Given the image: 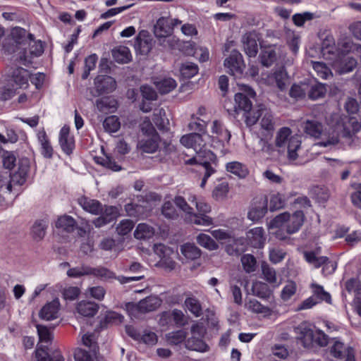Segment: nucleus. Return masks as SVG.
Here are the masks:
<instances>
[{
    "instance_id": "52",
    "label": "nucleus",
    "mask_w": 361,
    "mask_h": 361,
    "mask_svg": "<svg viewBox=\"0 0 361 361\" xmlns=\"http://www.w3.org/2000/svg\"><path fill=\"white\" fill-rule=\"evenodd\" d=\"M354 191L350 195L352 204L361 209V183H353L350 185Z\"/></svg>"
},
{
    "instance_id": "44",
    "label": "nucleus",
    "mask_w": 361,
    "mask_h": 361,
    "mask_svg": "<svg viewBox=\"0 0 361 361\" xmlns=\"http://www.w3.org/2000/svg\"><path fill=\"white\" fill-rule=\"evenodd\" d=\"M185 305L188 310L196 317L202 314V308L197 298L194 296L188 297L185 300Z\"/></svg>"
},
{
    "instance_id": "40",
    "label": "nucleus",
    "mask_w": 361,
    "mask_h": 361,
    "mask_svg": "<svg viewBox=\"0 0 361 361\" xmlns=\"http://www.w3.org/2000/svg\"><path fill=\"white\" fill-rule=\"evenodd\" d=\"M326 93V87L324 84L317 82L310 87L308 92V97L311 100H317L323 98Z\"/></svg>"
},
{
    "instance_id": "31",
    "label": "nucleus",
    "mask_w": 361,
    "mask_h": 361,
    "mask_svg": "<svg viewBox=\"0 0 361 361\" xmlns=\"http://www.w3.org/2000/svg\"><path fill=\"white\" fill-rule=\"evenodd\" d=\"M310 288L312 291V296L317 300V301L326 302L328 304H332V299L331 294L326 291L322 285L316 283L310 284Z\"/></svg>"
},
{
    "instance_id": "39",
    "label": "nucleus",
    "mask_w": 361,
    "mask_h": 361,
    "mask_svg": "<svg viewBox=\"0 0 361 361\" xmlns=\"http://www.w3.org/2000/svg\"><path fill=\"white\" fill-rule=\"evenodd\" d=\"M301 140L298 136H290L288 140V157L290 160H296L298 157L297 151L300 148Z\"/></svg>"
},
{
    "instance_id": "32",
    "label": "nucleus",
    "mask_w": 361,
    "mask_h": 361,
    "mask_svg": "<svg viewBox=\"0 0 361 361\" xmlns=\"http://www.w3.org/2000/svg\"><path fill=\"white\" fill-rule=\"evenodd\" d=\"M181 254L188 259L193 261L201 257L202 251L194 243H185L180 247Z\"/></svg>"
},
{
    "instance_id": "13",
    "label": "nucleus",
    "mask_w": 361,
    "mask_h": 361,
    "mask_svg": "<svg viewBox=\"0 0 361 361\" xmlns=\"http://www.w3.org/2000/svg\"><path fill=\"white\" fill-rule=\"evenodd\" d=\"M245 54L249 57H255L258 52L257 35L255 32H246L242 39Z\"/></svg>"
},
{
    "instance_id": "53",
    "label": "nucleus",
    "mask_w": 361,
    "mask_h": 361,
    "mask_svg": "<svg viewBox=\"0 0 361 361\" xmlns=\"http://www.w3.org/2000/svg\"><path fill=\"white\" fill-rule=\"evenodd\" d=\"M142 100L155 101L158 98L156 90L149 85H142L140 87Z\"/></svg>"
},
{
    "instance_id": "50",
    "label": "nucleus",
    "mask_w": 361,
    "mask_h": 361,
    "mask_svg": "<svg viewBox=\"0 0 361 361\" xmlns=\"http://www.w3.org/2000/svg\"><path fill=\"white\" fill-rule=\"evenodd\" d=\"M269 210L274 212L281 209L285 206V199L279 192L272 194L269 198Z\"/></svg>"
},
{
    "instance_id": "5",
    "label": "nucleus",
    "mask_w": 361,
    "mask_h": 361,
    "mask_svg": "<svg viewBox=\"0 0 361 361\" xmlns=\"http://www.w3.org/2000/svg\"><path fill=\"white\" fill-rule=\"evenodd\" d=\"M94 85L98 95L111 93L116 88V80L108 75H98L94 80Z\"/></svg>"
},
{
    "instance_id": "58",
    "label": "nucleus",
    "mask_w": 361,
    "mask_h": 361,
    "mask_svg": "<svg viewBox=\"0 0 361 361\" xmlns=\"http://www.w3.org/2000/svg\"><path fill=\"white\" fill-rule=\"evenodd\" d=\"M291 130L288 127H283L280 128L276 137V145L279 147L284 146L286 142L288 140Z\"/></svg>"
},
{
    "instance_id": "61",
    "label": "nucleus",
    "mask_w": 361,
    "mask_h": 361,
    "mask_svg": "<svg viewBox=\"0 0 361 361\" xmlns=\"http://www.w3.org/2000/svg\"><path fill=\"white\" fill-rule=\"evenodd\" d=\"M290 219V214L288 212H283L279 215H277L276 217H274L271 221H270V226L271 227H280L285 222H287Z\"/></svg>"
},
{
    "instance_id": "36",
    "label": "nucleus",
    "mask_w": 361,
    "mask_h": 361,
    "mask_svg": "<svg viewBox=\"0 0 361 361\" xmlns=\"http://www.w3.org/2000/svg\"><path fill=\"white\" fill-rule=\"evenodd\" d=\"M252 290L253 295L262 299H268L271 294V291L268 284L262 281H256L253 283Z\"/></svg>"
},
{
    "instance_id": "27",
    "label": "nucleus",
    "mask_w": 361,
    "mask_h": 361,
    "mask_svg": "<svg viewBox=\"0 0 361 361\" xmlns=\"http://www.w3.org/2000/svg\"><path fill=\"white\" fill-rule=\"evenodd\" d=\"M161 300L155 295H149L140 300L141 313H147L157 310L161 305Z\"/></svg>"
},
{
    "instance_id": "46",
    "label": "nucleus",
    "mask_w": 361,
    "mask_h": 361,
    "mask_svg": "<svg viewBox=\"0 0 361 361\" xmlns=\"http://www.w3.org/2000/svg\"><path fill=\"white\" fill-rule=\"evenodd\" d=\"M109 221V223L115 221L119 216V209L116 206L103 205V209L99 214Z\"/></svg>"
},
{
    "instance_id": "64",
    "label": "nucleus",
    "mask_w": 361,
    "mask_h": 361,
    "mask_svg": "<svg viewBox=\"0 0 361 361\" xmlns=\"http://www.w3.org/2000/svg\"><path fill=\"white\" fill-rule=\"evenodd\" d=\"M174 203L177 207H178L186 214H192L193 209L188 204L183 197L176 196L174 199Z\"/></svg>"
},
{
    "instance_id": "4",
    "label": "nucleus",
    "mask_w": 361,
    "mask_h": 361,
    "mask_svg": "<svg viewBox=\"0 0 361 361\" xmlns=\"http://www.w3.org/2000/svg\"><path fill=\"white\" fill-rule=\"evenodd\" d=\"M29 51L27 48H22L19 52V58L23 61V64L27 66L32 63V59L40 56L44 51V42L39 39L34 41L33 43H29Z\"/></svg>"
},
{
    "instance_id": "29",
    "label": "nucleus",
    "mask_w": 361,
    "mask_h": 361,
    "mask_svg": "<svg viewBox=\"0 0 361 361\" xmlns=\"http://www.w3.org/2000/svg\"><path fill=\"white\" fill-rule=\"evenodd\" d=\"M309 195L312 199L320 204L326 203L329 198L327 189L324 186L318 185H312L310 188Z\"/></svg>"
},
{
    "instance_id": "47",
    "label": "nucleus",
    "mask_w": 361,
    "mask_h": 361,
    "mask_svg": "<svg viewBox=\"0 0 361 361\" xmlns=\"http://www.w3.org/2000/svg\"><path fill=\"white\" fill-rule=\"evenodd\" d=\"M197 152L198 156V161H203L204 160L213 161V163H214V166H217V156L212 150L200 147V149L197 151Z\"/></svg>"
},
{
    "instance_id": "38",
    "label": "nucleus",
    "mask_w": 361,
    "mask_h": 361,
    "mask_svg": "<svg viewBox=\"0 0 361 361\" xmlns=\"http://www.w3.org/2000/svg\"><path fill=\"white\" fill-rule=\"evenodd\" d=\"M161 94H166L173 91L177 86L176 81L172 78H164L155 83Z\"/></svg>"
},
{
    "instance_id": "57",
    "label": "nucleus",
    "mask_w": 361,
    "mask_h": 361,
    "mask_svg": "<svg viewBox=\"0 0 361 361\" xmlns=\"http://www.w3.org/2000/svg\"><path fill=\"white\" fill-rule=\"evenodd\" d=\"M297 290L296 283L293 281H290L282 289L281 298L283 301H287L295 293Z\"/></svg>"
},
{
    "instance_id": "45",
    "label": "nucleus",
    "mask_w": 361,
    "mask_h": 361,
    "mask_svg": "<svg viewBox=\"0 0 361 361\" xmlns=\"http://www.w3.org/2000/svg\"><path fill=\"white\" fill-rule=\"evenodd\" d=\"M166 247L164 245H161V247L159 250L160 254H162L161 259L159 262V265L161 268H163L165 271H171L176 268V262L169 257H166L164 255V249Z\"/></svg>"
},
{
    "instance_id": "54",
    "label": "nucleus",
    "mask_w": 361,
    "mask_h": 361,
    "mask_svg": "<svg viewBox=\"0 0 361 361\" xmlns=\"http://www.w3.org/2000/svg\"><path fill=\"white\" fill-rule=\"evenodd\" d=\"M13 37L17 45L25 46L27 44V39L26 38L27 31L25 29L16 27L13 30Z\"/></svg>"
},
{
    "instance_id": "16",
    "label": "nucleus",
    "mask_w": 361,
    "mask_h": 361,
    "mask_svg": "<svg viewBox=\"0 0 361 361\" xmlns=\"http://www.w3.org/2000/svg\"><path fill=\"white\" fill-rule=\"evenodd\" d=\"M161 141V137L159 133L155 136L147 137L139 142V147L143 152L152 154L157 151Z\"/></svg>"
},
{
    "instance_id": "62",
    "label": "nucleus",
    "mask_w": 361,
    "mask_h": 361,
    "mask_svg": "<svg viewBox=\"0 0 361 361\" xmlns=\"http://www.w3.org/2000/svg\"><path fill=\"white\" fill-rule=\"evenodd\" d=\"M16 157L11 152H6L3 156V166L5 169L11 170L16 166Z\"/></svg>"
},
{
    "instance_id": "12",
    "label": "nucleus",
    "mask_w": 361,
    "mask_h": 361,
    "mask_svg": "<svg viewBox=\"0 0 361 361\" xmlns=\"http://www.w3.org/2000/svg\"><path fill=\"white\" fill-rule=\"evenodd\" d=\"M80 268L81 269L82 276L93 275L97 277L108 279L115 278L114 272L104 267L94 268L88 265L82 264Z\"/></svg>"
},
{
    "instance_id": "24",
    "label": "nucleus",
    "mask_w": 361,
    "mask_h": 361,
    "mask_svg": "<svg viewBox=\"0 0 361 361\" xmlns=\"http://www.w3.org/2000/svg\"><path fill=\"white\" fill-rule=\"evenodd\" d=\"M48 223L44 219L36 220L31 227L30 234L35 241L42 240L46 234Z\"/></svg>"
},
{
    "instance_id": "6",
    "label": "nucleus",
    "mask_w": 361,
    "mask_h": 361,
    "mask_svg": "<svg viewBox=\"0 0 361 361\" xmlns=\"http://www.w3.org/2000/svg\"><path fill=\"white\" fill-rule=\"evenodd\" d=\"M59 144L65 154L67 156L73 154L75 148V142L74 136L70 135V127L67 125L63 126L59 131Z\"/></svg>"
},
{
    "instance_id": "20",
    "label": "nucleus",
    "mask_w": 361,
    "mask_h": 361,
    "mask_svg": "<svg viewBox=\"0 0 361 361\" xmlns=\"http://www.w3.org/2000/svg\"><path fill=\"white\" fill-rule=\"evenodd\" d=\"M123 320V316L114 311H109L106 315L101 319L98 326L96 328L97 331H101L107 329L109 325L114 324L121 323Z\"/></svg>"
},
{
    "instance_id": "51",
    "label": "nucleus",
    "mask_w": 361,
    "mask_h": 361,
    "mask_svg": "<svg viewBox=\"0 0 361 361\" xmlns=\"http://www.w3.org/2000/svg\"><path fill=\"white\" fill-rule=\"evenodd\" d=\"M262 272L264 279L269 283H274L276 281V271L273 267H271L266 262H262L261 264Z\"/></svg>"
},
{
    "instance_id": "19",
    "label": "nucleus",
    "mask_w": 361,
    "mask_h": 361,
    "mask_svg": "<svg viewBox=\"0 0 361 361\" xmlns=\"http://www.w3.org/2000/svg\"><path fill=\"white\" fill-rule=\"evenodd\" d=\"M114 60L119 64H125L132 61V54L128 47L117 46L111 49Z\"/></svg>"
},
{
    "instance_id": "37",
    "label": "nucleus",
    "mask_w": 361,
    "mask_h": 361,
    "mask_svg": "<svg viewBox=\"0 0 361 361\" xmlns=\"http://www.w3.org/2000/svg\"><path fill=\"white\" fill-rule=\"evenodd\" d=\"M102 125L104 131L108 133H116L121 128L120 119L116 115L106 116Z\"/></svg>"
},
{
    "instance_id": "30",
    "label": "nucleus",
    "mask_w": 361,
    "mask_h": 361,
    "mask_svg": "<svg viewBox=\"0 0 361 361\" xmlns=\"http://www.w3.org/2000/svg\"><path fill=\"white\" fill-rule=\"evenodd\" d=\"M226 169L227 171L235 175L240 179L245 178L250 172L246 165L238 161L227 163Z\"/></svg>"
},
{
    "instance_id": "35",
    "label": "nucleus",
    "mask_w": 361,
    "mask_h": 361,
    "mask_svg": "<svg viewBox=\"0 0 361 361\" xmlns=\"http://www.w3.org/2000/svg\"><path fill=\"white\" fill-rule=\"evenodd\" d=\"M357 60L352 56H345L340 62L338 66L339 74H346L352 72L357 66Z\"/></svg>"
},
{
    "instance_id": "25",
    "label": "nucleus",
    "mask_w": 361,
    "mask_h": 361,
    "mask_svg": "<svg viewBox=\"0 0 361 361\" xmlns=\"http://www.w3.org/2000/svg\"><path fill=\"white\" fill-rule=\"evenodd\" d=\"M124 209L128 216L137 219L144 218L148 212L147 207L134 202L126 204Z\"/></svg>"
},
{
    "instance_id": "22",
    "label": "nucleus",
    "mask_w": 361,
    "mask_h": 361,
    "mask_svg": "<svg viewBox=\"0 0 361 361\" xmlns=\"http://www.w3.org/2000/svg\"><path fill=\"white\" fill-rule=\"evenodd\" d=\"M304 133L314 138L320 137L322 131V124L316 120H307L302 125Z\"/></svg>"
},
{
    "instance_id": "43",
    "label": "nucleus",
    "mask_w": 361,
    "mask_h": 361,
    "mask_svg": "<svg viewBox=\"0 0 361 361\" xmlns=\"http://www.w3.org/2000/svg\"><path fill=\"white\" fill-rule=\"evenodd\" d=\"M167 342L171 345H177L185 342L187 333L182 329L170 332L166 335Z\"/></svg>"
},
{
    "instance_id": "15",
    "label": "nucleus",
    "mask_w": 361,
    "mask_h": 361,
    "mask_svg": "<svg viewBox=\"0 0 361 361\" xmlns=\"http://www.w3.org/2000/svg\"><path fill=\"white\" fill-rule=\"evenodd\" d=\"M55 227L68 233H73L78 228V223L71 216L64 214L58 217Z\"/></svg>"
},
{
    "instance_id": "34",
    "label": "nucleus",
    "mask_w": 361,
    "mask_h": 361,
    "mask_svg": "<svg viewBox=\"0 0 361 361\" xmlns=\"http://www.w3.org/2000/svg\"><path fill=\"white\" fill-rule=\"evenodd\" d=\"M58 309L57 306L53 302L45 304L39 312L40 319L50 321L57 317Z\"/></svg>"
},
{
    "instance_id": "26",
    "label": "nucleus",
    "mask_w": 361,
    "mask_h": 361,
    "mask_svg": "<svg viewBox=\"0 0 361 361\" xmlns=\"http://www.w3.org/2000/svg\"><path fill=\"white\" fill-rule=\"evenodd\" d=\"M154 234V228L146 223L139 224L133 233L135 238L144 240L152 238Z\"/></svg>"
},
{
    "instance_id": "60",
    "label": "nucleus",
    "mask_w": 361,
    "mask_h": 361,
    "mask_svg": "<svg viewBox=\"0 0 361 361\" xmlns=\"http://www.w3.org/2000/svg\"><path fill=\"white\" fill-rule=\"evenodd\" d=\"M343 350L344 343L340 341H336L331 348L330 353L335 358L343 359L345 357Z\"/></svg>"
},
{
    "instance_id": "28",
    "label": "nucleus",
    "mask_w": 361,
    "mask_h": 361,
    "mask_svg": "<svg viewBox=\"0 0 361 361\" xmlns=\"http://www.w3.org/2000/svg\"><path fill=\"white\" fill-rule=\"evenodd\" d=\"M202 338H197L194 336L188 338L185 342V348L190 350L201 353L208 351L209 347Z\"/></svg>"
},
{
    "instance_id": "23",
    "label": "nucleus",
    "mask_w": 361,
    "mask_h": 361,
    "mask_svg": "<svg viewBox=\"0 0 361 361\" xmlns=\"http://www.w3.org/2000/svg\"><path fill=\"white\" fill-rule=\"evenodd\" d=\"M99 306L97 303L91 301L82 300L77 305L76 309L78 312L87 317H94L98 312Z\"/></svg>"
},
{
    "instance_id": "55",
    "label": "nucleus",
    "mask_w": 361,
    "mask_h": 361,
    "mask_svg": "<svg viewBox=\"0 0 361 361\" xmlns=\"http://www.w3.org/2000/svg\"><path fill=\"white\" fill-rule=\"evenodd\" d=\"M241 262L246 272L250 273L255 270L257 260L254 255L251 254L243 255Z\"/></svg>"
},
{
    "instance_id": "48",
    "label": "nucleus",
    "mask_w": 361,
    "mask_h": 361,
    "mask_svg": "<svg viewBox=\"0 0 361 361\" xmlns=\"http://www.w3.org/2000/svg\"><path fill=\"white\" fill-rule=\"evenodd\" d=\"M35 326L40 342L49 343L52 341L54 336L49 327L39 324H37Z\"/></svg>"
},
{
    "instance_id": "14",
    "label": "nucleus",
    "mask_w": 361,
    "mask_h": 361,
    "mask_svg": "<svg viewBox=\"0 0 361 361\" xmlns=\"http://www.w3.org/2000/svg\"><path fill=\"white\" fill-rule=\"evenodd\" d=\"M30 75V72L27 69L18 67L13 71L11 78L16 84V88L26 89L29 85L28 79Z\"/></svg>"
},
{
    "instance_id": "17",
    "label": "nucleus",
    "mask_w": 361,
    "mask_h": 361,
    "mask_svg": "<svg viewBox=\"0 0 361 361\" xmlns=\"http://www.w3.org/2000/svg\"><path fill=\"white\" fill-rule=\"evenodd\" d=\"M37 139L40 144L39 150L41 155L45 159H52L54 155V149L46 132L44 130L38 133Z\"/></svg>"
},
{
    "instance_id": "42",
    "label": "nucleus",
    "mask_w": 361,
    "mask_h": 361,
    "mask_svg": "<svg viewBox=\"0 0 361 361\" xmlns=\"http://www.w3.org/2000/svg\"><path fill=\"white\" fill-rule=\"evenodd\" d=\"M153 121L159 130L166 132L169 130L168 127L169 121V119L166 118V112L163 109L159 110V114H154Z\"/></svg>"
},
{
    "instance_id": "59",
    "label": "nucleus",
    "mask_w": 361,
    "mask_h": 361,
    "mask_svg": "<svg viewBox=\"0 0 361 361\" xmlns=\"http://www.w3.org/2000/svg\"><path fill=\"white\" fill-rule=\"evenodd\" d=\"M161 214L168 219H174L178 216V214L170 201H166L163 204Z\"/></svg>"
},
{
    "instance_id": "10",
    "label": "nucleus",
    "mask_w": 361,
    "mask_h": 361,
    "mask_svg": "<svg viewBox=\"0 0 361 361\" xmlns=\"http://www.w3.org/2000/svg\"><path fill=\"white\" fill-rule=\"evenodd\" d=\"M102 152L104 155V157L95 156L93 158L94 161L97 164L114 172H118L123 169L122 166L116 161L113 156H111L110 154L105 153L104 149L103 147L102 148Z\"/></svg>"
},
{
    "instance_id": "41",
    "label": "nucleus",
    "mask_w": 361,
    "mask_h": 361,
    "mask_svg": "<svg viewBox=\"0 0 361 361\" xmlns=\"http://www.w3.org/2000/svg\"><path fill=\"white\" fill-rule=\"evenodd\" d=\"M197 243L202 247L209 250H216L219 248V245L209 235L200 233L197 237Z\"/></svg>"
},
{
    "instance_id": "56",
    "label": "nucleus",
    "mask_w": 361,
    "mask_h": 361,
    "mask_svg": "<svg viewBox=\"0 0 361 361\" xmlns=\"http://www.w3.org/2000/svg\"><path fill=\"white\" fill-rule=\"evenodd\" d=\"M135 223L130 219H123L120 221L116 227V231L120 235L128 234L134 228Z\"/></svg>"
},
{
    "instance_id": "49",
    "label": "nucleus",
    "mask_w": 361,
    "mask_h": 361,
    "mask_svg": "<svg viewBox=\"0 0 361 361\" xmlns=\"http://www.w3.org/2000/svg\"><path fill=\"white\" fill-rule=\"evenodd\" d=\"M249 309L251 310L253 312L264 314L267 316L271 315L272 313V310L270 307L263 305L256 299L250 300Z\"/></svg>"
},
{
    "instance_id": "2",
    "label": "nucleus",
    "mask_w": 361,
    "mask_h": 361,
    "mask_svg": "<svg viewBox=\"0 0 361 361\" xmlns=\"http://www.w3.org/2000/svg\"><path fill=\"white\" fill-rule=\"evenodd\" d=\"M227 72L235 78H241L244 75L245 64L243 55L237 50L233 49L230 55L224 61Z\"/></svg>"
},
{
    "instance_id": "9",
    "label": "nucleus",
    "mask_w": 361,
    "mask_h": 361,
    "mask_svg": "<svg viewBox=\"0 0 361 361\" xmlns=\"http://www.w3.org/2000/svg\"><path fill=\"white\" fill-rule=\"evenodd\" d=\"M173 32L171 26L170 18L160 17L154 27V36L158 39L165 38Z\"/></svg>"
},
{
    "instance_id": "7",
    "label": "nucleus",
    "mask_w": 361,
    "mask_h": 361,
    "mask_svg": "<svg viewBox=\"0 0 361 361\" xmlns=\"http://www.w3.org/2000/svg\"><path fill=\"white\" fill-rule=\"evenodd\" d=\"M261 52L259 55V61L264 67L269 68L277 60L275 50L276 44H266L264 42H259Z\"/></svg>"
},
{
    "instance_id": "33",
    "label": "nucleus",
    "mask_w": 361,
    "mask_h": 361,
    "mask_svg": "<svg viewBox=\"0 0 361 361\" xmlns=\"http://www.w3.org/2000/svg\"><path fill=\"white\" fill-rule=\"evenodd\" d=\"M198 66L192 62L187 61L180 66V76L183 80H190L198 73Z\"/></svg>"
},
{
    "instance_id": "21",
    "label": "nucleus",
    "mask_w": 361,
    "mask_h": 361,
    "mask_svg": "<svg viewBox=\"0 0 361 361\" xmlns=\"http://www.w3.org/2000/svg\"><path fill=\"white\" fill-rule=\"evenodd\" d=\"M264 229L262 227H256L250 229L247 233L248 244L255 248H261L264 245Z\"/></svg>"
},
{
    "instance_id": "8",
    "label": "nucleus",
    "mask_w": 361,
    "mask_h": 361,
    "mask_svg": "<svg viewBox=\"0 0 361 361\" xmlns=\"http://www.w3.org/2000/svg\"><path fill=\"white\" fill-rule=\"evenodd\" d=\"M295 332L300 335L298 339L303 347L310 348L314 346L316 332L309 325L303 323L300 324L295 329Z\"/></svg>"
},
{
    "instance_id": "63",
    "label": "nucleus",
    "mask_w": 361,
    "mask_h": 361,
    "mask_svg": "<svg viewBox=\"0 0 361 361\" xmlns=\"http://www.w3.org/2000/svg\"><path fill=\"white\" fill-rule=\"evenodd\" d=\"M140 130L142 135H144L146 137L155 136V134L158 133L157 130L154 127L153 124L149 120L145 121L140 125Z\"/></svg>"
},
{
    "instance_id": "3",
    "label": "nucleus",
    "mask_w": 361,
    "mask_h": 361,
    "mask_svg": "<svg viewBox=\"0 0 361 361\" xmlns=\"http://www.w3.org/2000/svg\"><path fill=\"white\" fill-rule=\"evenodd\" d=\"M269 199L267 195L255 197L252 199L247 212V218L253 222L261 220L268 211Z\"/></svg>"
},
{
    "instance_id": "11",
    "label": "nucleus",
    "mask_w": 361,
    "mask_h": 361,
    "mask_svg": "<svg viewBox=\"0 0 361 361\" xmlns=\"http://www.w3.org/2000/svg\"><path fill=\"white\" fill-rule=\"evenodd\" d=\"M78 202L85 211L94 215H99L103 209V204L99 200L86 196L80 197Z\"/></svg>"
},
{
    "instance_id": "18",
    "label": "nucleus",
    "mask_w": 361,
    "mask_h": 361,
    "mask_svg": "<svg viewBox=\"0 0 361 361\" xmlns=\"http://www.w3.org/2000/svg\"><path fill=\"white\" fill-rule=\"evenodd\" d=\"M305 216L303 211L297 210L290 215L286 231L288 234H293L298 232L305 221Z\"/></svg>"
},
{
    "instance_id": "1",
    "label": "nucleus",
    "mask_w": 361,
    "mask_h": 361,
    "mask_svg": "<svg viewBox=\"0 0 361 361\" xmlns=\"http://www.w3.org/2000/svg\"><path fill=\"white\" fill-rule=\"evenodd\" d=\"M239 91L234 95V105L233 109L227 108L228 104H231V101H224V106L230 116L234 118L240 111H243V117L245 125L247 127H252L259 121L266 110L265 105L258 104L257 109H253L251 99L256 97V92L254 89L248 85L238 83Z\"/></svg>"
}]
</instances>
